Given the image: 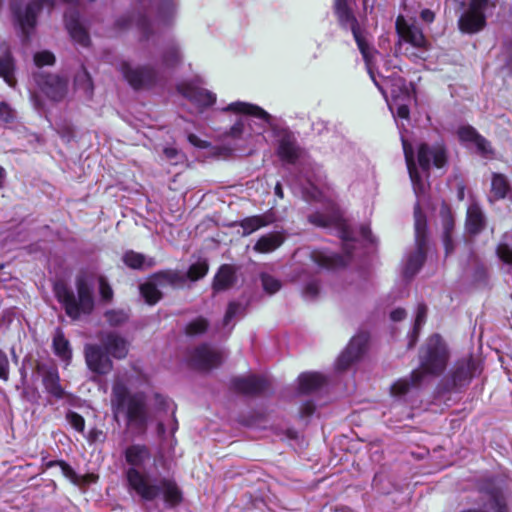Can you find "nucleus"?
I'll list each match as a JSON object with an SVG mask.
<instances>
[{
  "instance_id": "nucleus-1",
  "label": "nucleus",
  "mask_w": 512,
  "mask_h": 512,
  "mask_svg": "<svg viewBox=\"0 0 512 512\" xmlns=\"http://www.w3.org/2000/svg\"><path fill=\"white\" fill-rule=\"evenodd\" d=\"M122 457V473L129 495L143 502L162 499L171 507L182 501V492L176 481L160 473L157 459L147 445H128L123 449Z\"/></svg>"
},
{
  "instance_id": "nucleus-2",
  "label": "nucleus",
  "mask_w": 512,
  "mask_h": 512,
  "mask_svg": "<svg viewBox=\"0 0 512 512\" xmlns=\"http://www.w3.org/2000/svg\"><path fill=\"white\" fill-rule=\"evenodd\" d=\"M336 15L340 25L345 29L351 30L358 48L366 62V67L370 78L384 97H386V88L390 87L392 100L391 102H388V106L394 117L397 116L401 119L408 120V103L412 99V93L410 88L407 86L406 81L402 77L395 76L394 74L391 76H383L382 82L378 81L373 71V65L370 58V48L361 37L357 19L350 11L348 6L343 2H337Z\"/></svg>"
},
{
  "instance_id": "nucleus-3",
  "label": "nucleus",
  "mask_w": 512,
  "mask_h": 512,
  "mask_svg": "<svg viewBox=\"0 0 512 512\" xmlns=\"http://www.w3.org/2000/svg\"><path fill=\"white\" fill-rule=\"evenodd\" d=\"M309 222L315 226L334 230L342 240L345 256L328 251H313L311 261L318 268L336 269L347 264L352 256L358 238L373 243L370 227L361 225L357 230L350 227L340 212L331 207L328 213L315 212L308 217Z\"/></svg>"
},
{
  "instance_id": "nucleus-4",
  "label": "nucleus",
  "mask_w": 512,
  "mask_h": 512,
  "mask_svg": "<svg viewBox=\"0 0 512 512\" xmlns=\"http://www.w3.org/2000/svg\"><path fill=\"white\" fill-rule=\"evenodd\" d=\"M178 8V0H140L137 15L120 17L116 26L120 30L135 27L140 33L141 41L154 42L162 28L174 23Z\"/></svg>"
},
{
  "instance_id": "nucleus-5",
  "label": "nucleus",
  "mask_w": 512,
  "mask_h": 512,
  "mask_svg": "<svg viewBox=\"0 0 512 512\" xmlns=\"http://www.w3.org/2000/svg\"><path fill=\"white\" fill-rule=\"evenodd\" d=\"M223 111L239 114L226 136L239 148H250L264 139L263 133L274 128L275 118L261 107L236 101Z\"/></svg>"
},
{
  "instance_id": "nucleus-6",
  "label": "nucleus",
  "mask_w": 512,
  "mask_h": 512,
  "mask_svg": "<svg viewBox=\"0 0 512 512\" xmlns=\"http://www.w3.org/2000/svg\"><path fill=\"white\" fill-rule=\"evenodd\" d=\"M182 60L180 46L175 41H170L162 48L154 65L133 66L126 60H120L117 69L131 87L136 90L147 89L163 81L167 72L176 68Z\"/></svg>"
},
{
  "instance_id": "nucleus-7",
  "label": "nucleus",
  "mask_w": 512,
  "mask_h": 512,
  "mask_svg": "<svg viewBox=\"0 0 512 512\" xmlns=\"http://www.w3.org/2000/svg\"><path fill=\"white\" fill-rule=\"evenodd\" d=\"M447 361L448 351L445 343L438 334L432 335L421 349L420 369H416L408 377L396 381L391 387L392 395L402 398L416 392L420 388L424 376L442 373L446 368Z\"/></svg>"
},
{
  "instance_id": "nucleus-8",
  "label": "nucleus",
  "mask_w": 512,
  "mask_h": 512,
  "mask_svg": "<svg viewBox=\"0 0 512 512\" xmlns=\"http://www.w3.org/2000/svg\"><path fill=\"white\" fill-rule=\"evenodd\" d=\"M401 141L413 189L416 196L419 197L426 190V179L428 178L430 167L432 165L437 168L443 167L446 163V152L440 143L434 145L421 144L418 148V168L414 160L412 145L408 143L402 134Z\"/></svg>"
},
{
  "instance_id": "nucleus-9",
  "label": "nucleus",
  "mask_w": 512,
  "mask_h": 512,
  "mask_svg": "<svg viewBox=\"0 0 512 512\" xmlns=\"http://www.w3.org/2000/svg\"><path fill=\"white\" fill-rule=\"evenodd\" d=\"M111 408L116 419L122 414L129 427L137 431L145 430L149 419L145 393H131L126 384L117 378L112 387Z\"/></svg>"
},
{
  "instance_id": "nucleus-10",
  "label": "nucleus",
  "mask_w": 512,
  "mask_h": 512,
  "mask_svg": "<svg viewBox=\"0 0 512 512\" xmlns=\"http://www.w3.org/2000/svg\"><path fill=\"white\" fill-rule=\"evenodd\" d=\"M76 293L65 284L55 285V295L72 319L89 315L94 309V284L86 275H79L75 281Z\"/></svg>"
},
{
  "instance_id": "nucleus-11",
  "label": "nucleus",
  "mask_w": 512,
  "mask_h": 512,
  "mask_svg": "<svg viewBox=\"0 0 512 512\" xmlns=\"http://www.w3.org/2000/svg\"><path fill=\"white\" fill-rule=\"evenodd\" d=\"M207 272L208 265L206 262L192 264L187 274L175 271H162L154 274L147 282L140 285V293L148 304L153 305L161 299L164 288L183 286L187 278L196 281L204 277Z\"/></svg>"
},
{
  "instance_id": "nucleus-12",
  "label": "nucleus",
  "mask_w": 512,
  "mask_h": 512,
  "mask_svg": "<svg viewBox=\"0 0 512 512\" xmlns=\"http://www.w3.org/2000/svg\"><path fill=\"white\" fill-rule=\"evenodd\" d=\"M415 249L410 252L404 265V276L412 278L423 265L427 251V219L419 203L414 207Z\"/></svg>"
},
{
  "instance_id": "nucleus-13",
  "label": "nucleus",
  "mask_w": 512,
  "mask_h": 512,
  "mask_svg": "<svg viewBox=\"0 0 512 512\" xmlns=\"http://www.w3.org/2000/svg\"><path fill=\"white\" fill-rule=\"evenodd\" d=\"M490 0H468L467 8L461 14L459 29L468 34L477 33L486 25V11Z\"/></svg>"
},
{
  "instance_id": "nucleus-14",
  "label": "nucleus",
  "mask_w": 512,
  "mask_h": 512,
  "mask_svg": "<svg viewBox=\"0 0 512 512\" xmlns=\"http://www.w3.org/2000/svg\"><path fill=\"white\" fill-rule=\"evenodd\" d=\"M33 80L40 91L53 101H61L66 96L68 81L65 78L37 71L33 73Z\"/></svg>"
},
{
  "instance_id": "nucleus-15",
  "label": "nucleus",
  "mask_w": 512,
  "mask_h": 512,
  "mask_svg": "<svg viewBox=\"0 0 512 512\" xmlns=\"http://www.w3.org/2000/svg\"><path fill=\"white\" fill-rule=\"evenodd\" d=\"M177 91L194 105L198 112H202L216 102V94L200 87L194 81L180 83Z\"/></svg>"
},
{
  "instance_id": "nucleus-16",
  "label": "nucleus",
  "mask_w": 512,
  "mask_h": 512,
  "mask_svg": "<svg viewBox=\"0 0 512 512\" xmlns=\"http://www.w3.org/2000/svg\"><path fill=\"white\" fill-rule=\"evenodd\" d=\"M368 339V334L365 332L354 336L345 351L337 359L336 368L338 370H345L357 361L364 353Z\"/></svg>"
},
{
  "instance_id": "nucleus-17",
  "label": "nucleus",
  "mask_w": 512,
  "mask_h": 512,
  "mask_svg": "<svg viewBox=\"0 0 512 512\" xmlns=\"http://www.w3.org/2000/svg\"><path fill=\"white\" fill-rule=\"evenodd\" d=\"M103 347L99 345H86L85 346V361L88 368L98 374L106 375L112 368L113 363L107 355L106 351H103Z\"/></svg>"
},
{
  "instance_id": "nucleus-18",
  "label": "nucleus",
  "mask_w": 512,
  "mask_h": 512,
  "mask_svg": "<svg viewBox=\"0 0 512 512\" xmlns=\"http://www.w3.org/2000/svg\"><path fill=\"white\" fill-rule=\"evenodd\" d=\"M222 359V353L208 345H201L190 354L191 364L201 370L217 367Z\"/></svg>"
},
{
  "instance_id": "nucleus-19",
  "label": "nucleus",
  "mask_w": 512,
  "mask_h": 512,
  "mask_svg": "<svg viewBox=\"0 0 512 512\" xmlns=\"http://www.w3.org/2000/svg\"><path fill=\"white\" fill-rule=\"evenodd\" d=\"M396 30L400 38L413 47L427 49L428 41L418 26L407 23L403 17L399 16L396 20Z\"/></svg>"
},
{
  "instance_id": "nucleus-20",
  "label": "nucleus",
  "mask_w": 512,
  "mask_h": 512,
  "mask_svg": "<svg viewBox=\"0 0 512 512\" xmlns=\"http://www.w3.org/2000/svg\"><path fill=\"white\" fill-rule=\"evenodd\" d=\"M38 372L42 375V382L47 393L56 399L64 397V389L60 385L58 370L55 366H47L45 364L37 365Z\"/></svg>"
},
{
  "instance_id": "nucleus-21",
  "label": "nucleus",
  "mask_w": 512,
  "mask_h": 512,
  "mask_svg": "<svg viewBox=\"0 0 512 512\" xmlns=\"http://www.w3.org/2000/svg\"><path fill=\"white\" fill-rule=\"evenodd\" d=\"M232 387L235 391L255 395L265 391L268 387V380L263 376H247L233 379Z\"/></svg>"
},
{
  "instance_id": "nucleus-22",
  "label": "nucleus",
  "mask_w": 512,
  "mask_h": 512,
  "mask_svg": "<svg viewBox=\"0 0 512 512\" xmlns=\"http://www.w3.org/2000/svg\"><path fill=\"white\" fill-rule=\"evenodd\" d=\"M100 341L106 353L112 357L123 359L127 356L129 351L128 342L117 333H105L101 336Z\"/></svg>"
},
{
  "instance_id": "nucleus-23",
  "label": "nucleus",
  "mask_w": 512,
  "mask_h": 512,
  "mask_svg": "<svg viewBox=\"0 0 512 512\" xmlns=\"http://www.w3.org/2000/svg\"><path fill=\"white\" fill-rule=\"evenodd\" d=\"M458 136L462 142L474 145L478 153H480L482 156L487 157L492 154L489 141L481 136L473 127H460L458 130Z\"/></svg>"
},
{
  "instance_id": "nucleus-24",
  "label": "nucleus",
  "mask_w": 512,
  "mask_h": 512,
  "mask_svg": "<svg viewBox=\"0 0 512 512\" xmlns=\"http://www.w3.org/2000/svg\"><path fill=\"white\" fill-rule=\"evenodd\" d=\"M246 312V305L241 302L232 301L229 303L221 327L217 328V332L223 336H227L233 329L236 321L243 317Z\"/></svg>"
},
{
  "instance_id": "nucleus-25",
  "label": "nucleus",
  "mask_w": 512,
  "mask_h": 512,
  "mask_svg": "<svg viewBox=\"0 0 512 512\" xmlns=\"http://www.w3.org/2000/svg\"><path fill=\"white\" fill-rule=\"evenodd\" d=\"M486 224V217L479 204L471 200L466 215V230L470 234L480 233Z\"/></svg>"
},
{
  "instance_id": "nucleus-26",
  "label": "nucleus",
  "mask_w": 512,
  "mask_h": 512,
  "mask_svg": "<svg viewBox=\"0 0 512 512\" xmlns=\"http://www.w3.org/2000/svg\"><path fill=\"white\" fill-rule=\"evenodd\" d=\"M440 216L442 221V227H443V244L445 247L446 255H449L453 249V238L452 233L454 230V217L452 215L451 209L448 205L443 204L440 209Z\"/></svg>"
},
{
  "instance_id": "nucleus-27",
  "label": "nucleus",
  "mask_w": 512,
  "mask_h": 512,
  "mask_svg": "<svg viewBox=\"0 0 512 512\" xmlns=\"http://www.w3.org/2000/svg\"><path fill=\"white\" fill-rule=\"evenodd\" d=\"M299 148L295 139L290 134H284L279 139L277 154L279 158L289 164H293L299 157Z\"/></svg>"
},
{
  "instance_id": "nucleus-28",
  "label": "nucleus",
  "mask_w": 512,
  "mask_h": 512,
  "mask_svg": "<svg viewBox=\"0 0 512 512\" xmlns=\"http://www.w3.org/2000/svg\"><path fill=\"white\" fill-rule=\"evenodd\" d=\"M510 183L508 178L501 173H492L491 176V190L490 196L488 197L489 202L493 203L495 201L504 199L509 196Z\"/></svg>"
},
{
  "instance_id": "nucleus-29",
  "label": "nucleus",
  "mask_w": 512,
  "mask_h": 512,
  "mask_svg": "<svg viewBox=\"0 0 512 512\" xmlns=\"http://www.w3.org/2000/svg\"><path fill=\"white\" fill-rule=\"evenodd\" d=\"M475 372V364L471 359H463L457 362L452 373V380L455 387L466 385Z\"/></svg>"
},
{
  "instance_id": "nucleus-30",
  "label": "nucleus",
  "mask_w": 512,
  "mask_h": 512,
  "mask_svg": "<svg viewBox=\"0 0 512 512\" xmlns=\"http://www.w3.org/2000/svg\"><path fill=\"white\" fill-rule=\"evenodd\" d=\"M326 378L317 372L303 373L298 378V389L302 394L314 392L325 385Z\"/></svg>"
},
{
  "instance_id": "nucleus-31",
  "label": "nucleus",
  "mask_w": 512,
  "mask_h": 512,
  "mask_svg": "<svg viewBox=\"0 0 512 512\" xmlns=\"http://www.w3.org/2000/svg\"><path fill=\"white\" fill-rule=\"evenodd\" d=\"M284 242V237L279 232L263 235L255 243L253 249L258 253H270L279 248Z\"/></svg>"
},
{
  "instance_id": "nucleus-32",
  "label": "nucleus",
  "mask_w": 512,
  "mask_h": 512,
  "mask_svg": "<svg viewBox=\"0 0 512 512\" xmlns=\"http://www.w3.org/2000/svg\"><path fill=\"white\" fill-rule=\"evenodd\" d=\"M53 350L54 353L64 362L69 363L72 357V350L69 341L61 328H56L53 335Z\"/></svg>"
},
{
  "instance_id": "nucleus-33",
  "label": "nucleus",
  "mask_w": 512,
  "mask_h": 512,
  "mask_svg": "<svg viewBox=\"0 0 512 512\" xmlns=\"http://www.w3.org/2000/svg\"><path fill=\"white\" fill-rule=\"evenodd\" d=\"M272 221L273 219L270 215H255L241 220L239 226L243 229L242 235L248 236L260 228L269 225Z\"/></svg>"
},
{
  "instance_id": "nucleus-34",
  "label": "nucleus",
  "mask_w": 512,
  "mask_h": 512,
  "mask_svg": "<svg viewBox=\"0 0 512 512\" xmlns=\"http://www.w3.org/2000/svg\"><path fill=\"white\" fill-rule=\"evenodd\" d=\"M235 280L236 276L234 268L230 265H223L220 267L214 278V290H226L234 284Z\"/></svg>"
},
{
  "instance_id": "nucleus-35",
  "label": "nucleus",
  "mask_w": 512,
  "mask_h": 512,
  "mask_svg": "<svg viewBox=\"0 0 512 512\" xmlns=\"http://www.w3.org/2000/svg\"><path fill=\"white\" fill-rule=\"evenodd\" d=\"M296 280L304 284L303 295L306 299L313 300L317 297L319 284L314 276L303 270L297 275Z\"/></svg>"
},
{
  "instance_id": "nucleus-36",
  "label": "nucleus",
  "mask_w": 512,
  "mask_h": 512,
  "mask_svg": "<svg viewBox=\"0 0 512 512\" xmlns=\"http://www.w3.org/2000/svg\"><path fill=\"white\" fill-rule=\"evenodd\" d=\"M14 68V60L9 52L0 57V77H2L10 87H14L16 84Z\"/></svg>"
},
{
  "instance_id": "nucleus-37",
  "label": "nucleus",
  "mask_w": 512,
  "mask_h": 512,
  "mask_svg": "<svg viewBox=\"0 0 512 512\" xmlns=\"http://www.w3.org/2000/svg\"><path fill=\"white\" fill-rule=\"evenodd\" d=\"M426 317H427V307H426V305L419 304L417 306L416 317H415L413 329H412L411 333H409V335H408V338H409L408 346H409V348L413 347L416 344V342L418 340V336H419L420 330H421L422 326L426 322Z\"/></svg>"
},
{
  "instance_id": "nucleus-38",
  "label": "nucleus",
  "mask_w": 512,
  "mask_h": 512,
  "mask_svg": "<svg viewBox=\"0 0 512 512\" xmlns=\"http://www.w3.org/2000/svg\"><path fill=\"white\" fill-rule=\"evenodd\" d=\"M122 260L128 267L132 269H141L146 265L145 256L132 250L125 252Z\"/></svg>"
},
{
  "instance_id": "nucleus-39",
  "label": "nucleus",
  "mask_w": 512,
  "mask_h": 512,
  "mask_svg": "<svg viewBox=\"0 0 512 512\" xmlns=\"http://www.w3.org/2000/svg\"><path fill=\"white\" fill-rule=\"evenodd\" d=\"M59 466L63 475L69 479L74 484L80 483V476L75 472V470L62 460H54L47 463V467Z\"/></svg>"
},
{
  "instance_id": "nucleus-40",
  "label": "nucleus",
  "mask_w": 512,
  "mask_h": 512,
  "mask_svg": "<svg viewBox=\"0 0 512 512\" xmlns=\"http://www.w3.org/2000/svg\"><path fill=\"white\" fill-rule=\"evenodd\" d=\"M208 321L204 317H197L188 323L186 333L190 336H198L208 329Z\"/></svg>"
},
{
  "instance_id": "nucleus-41",
  "label": "nucleus",
  "mask_w": 512,
  "mask_h": 512,
  "mask_svg": "<svg viewBox=\"0 0 512 512\" xmlns=\"http://www.w3.org/2000/svg\"><path fill=\"white\" fill-rule=\"evenodd\" d=\"M16 117V111L8 103L0 101V121L9 124L13 123Z\"/></svg>"
},
{
  "instance_id": "nucleus-42",
  "label": "nucleus",
  "mask_w": 512,
  "mask_h": 512,
  "mask_svg": "<svg viewBox=\"0 0 512 512\" xmlns=\"http://www.w3.org/2000/svg\"><path fill=\"white\" fill-rule=\"evenodd\" d=\"M261 282L264 290L269 294H273L281 288V282L269 274H262Z\"/></svg>"
},
{
  "instance_id": "nucleus-43",
  "label": "nucleus",
  "mask_w": 512,
  "mask_h": 512,
  "mask_svg": "<svg viewBox=\"0 0 512 512\" xmlns=\"http://www.w3.org/2000/svg\"><path fill=\"white\" fill-rule=\"evenodd\" d=\"M75 84L78 88L83 89L86 94L92 93V81L89 74L86 71H82L76 75Z\"/></svg>"
},
{
  "instance_id": "nucleus-44",
  "label": "nucleus",
  "mask_w": 512,
  "mask_h": 512,
  "mask_svg": "<svg viewBox=\"0 0 512 512\" xmlns=\"http://www.w3.org/2000/svg\"><path fill=\"white\" fill-rule=\"evenodd\" d=\"M105 318L110 325L118 326L127 320L128 315L122 310H111L105 313Z\"/></svg>"
},
{
  "instance_id": "nucleus-45",
  "label": "nucleus",
  "mask_w": 512,
  "mask_h": 512,
  "mask_svg": "<svg viewBox=\"0 0 512 512\" xmlns=\"http://www.w3.org/2000/svg\"><path fill=\"white\" fill-rule=\"evenodd\" d=\"M34 62L38 68H41L45 65H53L55 62V57L49 51H41L34 55Z\"/></svg>"
},
{
  "instance_id": "nucleus-46",
  "label": "nucleus",
  "mask_w": 512,
  "mask_h": 512,
  "mask_svg": "<svg viewBox=\"0 0 512 512\" xmlns=\"http://www.w3.org/2000/svg\"><path fill=\"white\" fill-rule=\"evenodd\" d=\"M67 421L78 432H83L85 427L84 418L76 412L70 411L67 413Z\"/></svg>"
},
{
  "instance_id": "nucleus-47",
  "label": "nucleus",
  "mask_w": 512,
  "mask_h": 512,
  "mask_svg": "<svg viewBox=\"0 0 512 512\" xmlns=\"http://www.w3.org/2000/svg\"><path fill=\"white\" fill-rule=\"evenodd\" d=\"M497 255L502 262L512 265V249L506 243L499 244Z\"/></svg>"
},
{
  "instance_id": "nucleus-48",
  "label": "nucleus",
  "mask_w": 512,
  "mask_h": 512,
  "mask_svg": "<svg viewBox=\"0 0 512 512\" xmlns=\"http://www.w3.org/2000/svg\"><path fill=\"white\" fill-rule=\"evenodd\" d=\"M99 293L104 301H110L113 297V291L105 277H99Z\"/></svg>"
},
{
  "instance_id": "nucleus-49",
  "label": "nucleus",
  "mask_w": 512,
  "mask_h": 512,
  "mask_svg": "<svg viewBox=\"0 0 512 512\" xmlns=\"http://www.w3.org/2000/svg\"><path fill=\"white\" fill-rule=\"evenodd\" d=\"M0 379L7 381L9 379V360L4 351L0 349Z\"/></svg>"
},
{
  "instance_id": "nucleus-50",
  "label": "nucleus",
  "mask_w": 512,
  "mask_h": 512,
  "mask_svg": "<svg viewBox=\"0 0 512 512\" xmlns=\"http://www.w3.org/2000/svg\"><path fill=\"white\" fill-rule=\"evenodd\" d=\"M308 183H309V187L307 188H304L303 190V194L304 196L307 198V199H315L317 200L318 197L320 196V192L319 190L316 188V186H314L310 180H308Z\"/></svg>"
},
{
  "instance_id": "nucleus-51",
  "label": "nucleus",
  "mask_w": 512,
  "mask_h": 512,
  "mask_svg": "<svg viewBox=\"0 0 512 512\" xmlns=\"http://www.w3.org/2000/svg\"><path fill=\"white\" fill-rule=\"evenodd\" d=\"M188 141L191 145L198 147V148H206L208 147V143L204 140H201L198 136L195 134H189L188 135Z\"/></svg>"
},
{
  "instance_id": "nucleus-52",
  "label": "nucleus",
  "mask_w": 512,
  "mask_h": 512,
  "mask_svg": "<svg viewBox=\"0 0 512 512\" xmlns=\"http://www.w3.org/2000/svg\"><path fill=\"white\" fill-rule=\"evenodd\" d=\"M405 317H406V311L402 308H397L390 313V318L394 322L401 321Z\"/></svg>"
},
{
  "instance_id": "nucleus-53",
  "label": "nucleus",
  "mask_w": 512,
  "mask_h": 512,
  "mask_svg": "<svg viewBox=\"0 0 512 512\" xmlns=\"http://www.w3.org/2000/svg\"><path fill=\"white\" fill-rule=\"evenodd\" d=\"M420 18L426 23H432L435 18V14L430 9H424L420 13Z\"/></svg>"
},
{
  "instance_id": "nucleus-54",
  "label": "nucleus",
  "mask_w": 512,
  "mask_h": 512,
  "mask_svg": "<svg viewBox=\"0 0 512 512\" xmlns=\"http://www.w3.org/2000/svg\"><path fill=\"white\" fill-rule=\"evenodd\" d=\"M314 410L315 405L312 402H307L301 408V415L303 417H308L313 414Z\"/></svg>"
},
{
  "instance_id": "nucleus-55",
  "label": "nucleus",
  "mask_w": 512,
  "mask_h": 512,
  "mask_svg": "<svg viewBox=\"0 0 512 512\" xmlns=\"http://www.w3.org/2000/svg\"><path fill=\"white\" fill-rule=\"evenodd\" d=\"M164 154H165L166 158H168L170 160H174V159H177L179 152L175 148L168 147V148L164 149Z\"/></svg>"
},
{
  "instance_id": "nucleus-56",
  "label": "nucleus",
  "mask_w": 512,
  "mask_h": 512,
  "mask_svg": "<svg viewBox=\"0 0 512 512\" xmlns=\"http://www.w3.org/2000/svg\"><path fill=\"white\" fill-rule=\"evenodd\" d=\"M274 191L279 198H283V189L279 182L276 184Z\"/></svg>"
},
{
  "instance_id": "nucleus-57",
  "label": "nucleus",
  "mask_w": 512,
  "mask_h": 512,
  "mask_svg": "<svg viewBox=\"0 0 512 512\" xmlns=\"http://www.w3.org/2000/svg\"><path fill=\"white\" fill-rule=\"evenodd\" d=\"M334 512H353V511L348 507L341 506V507H336L334 509Z\"/></svg>"
},
{
  "instance_id": "nucleus-58",
  "label": "nucleus",
  "mask_w": 512,
  "mask_h": 512,
  "mask_svg": "<svg viewBox=\"0 0 512 512\" xmlns=\"http://www.w3.org/2000/svg\"><path fill=\"white\" fill-rule=\"evenodd\" d=\"M4 178H5V170L2 167H0V187L3 184Z\"/></svg>"
},
{
  "instance_id": "nucleus-59",
  "label": "nucleus",
  "mask_w": 512,
  "mask_h": 512,
  "mask_svg": "<svg viewBox=\"0 0 512 512\" xmlns=\"http://www.w3.org/2000/svg\"><path fill=\"white\" fill-rule=\"evenodd\" d=\"M158 432H159V434H163L165 432V428L162 423L158 424Z\"/></svg>"
},
{
  "instance_id": "nucleus-60",
  "label": "nucleus",
  "mask_w": 512,
  "mask_h": 512,
  "mask_svg": "<svg viewBox=\"0 0 512 512\" xmlns=\"http://www.w3.org/2000/svg\"><path fill=\"white\" fill-rule=\"evenodd\" d=\"M463 196H464V192H463V190H461V191L459 192V198H460V199H463Z\"/></svg>"
},
{
  "instance_id": "nucleus-61",
  "label": "nucleus",
  "mask_w": 512,
  "mask_h": 512,
  "mask_svg": "<svg viewBox=\"0 0 512 512\" xmlns=\"http://www.w3.org/2000/svg\"><path fill=\"white\" fill-rule=\"evenodd\" d=\"M174 422H175V423H174L173 430H176V429H177V422H176V421H174Z\"/></svg>"
},
{
  "instance_id": "nucleus-62",
  "label": "nucleus",
  "mask_w": 512,
  "mask_h": 512,
  "mask_svg": "<svg viewBox=\"0 0 512 512\" xmlns=\"http://www.w3.org/2000/svg\"><path fill=\"white\" fill-rule=\"evenodd\" d=\"M509 199H510V200H511V202H512V191H511V192H510V194H509Z\"/></svg>"
}]
</instances>
